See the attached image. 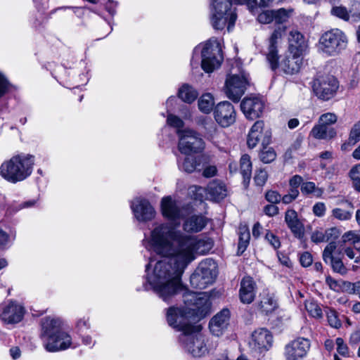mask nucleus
<instances>
[{
	"instance_id": "2f4dec72",
	"label": "nucleus",
	"mask_w": 360,
	"mask_h": 360,
	"mask_svg": "<svg viewBox=\"0 0 360 360\" xmlns=\"http://www.w3.org/2000/svg\"><path fill=\"white\" fill-rule=\"evenodd\" d=\"M311 135L317 139H331L336 136V131L330 126L319 123L312 128Z\"/></svg>"
},
{
	"instance_id": "4468645a",
	"label": "nucleus",
	"mask_w": 360,
	"mask_h": 360,
	"mask_svg": "<svg viewBox=\"0 0 360 360\" xmlns=\"http://www.w3.org/2000/svg\"><path fill=\"white\" fill-rule=\"evenodd\" d=\"M338 89V82L332 75L321 76L314 79L313 90L319 98L327 101L333 98Z\"/></svg>"
},
{
	"instance_id": "e433bc0d",
	"label": "nucleus",
	"mask_w": 360,
	"mask_h": 360,
	"mask_svg": "<svg viewBox=\"0 0 360 360\" xmlns=\"http://www.w3.org/2000/svg\"><path fill=\"white\" fill-rule=\"evenodd\" d=\"M198 96L197 91L188 84H184L179 90V97L188 103L193 102Z\"/></svg>"
},
{
	"instance_id": "69168bd1",
	"label": "nucleus",
	"mask_w": 360,
	"mask_h": 360,
	"mask_svg": "<svg viewBox=\"0 0 360 360\" xmlns=\"http://www.w3.org/2000/svg\"><path fill=\"white\" fill-rule=\"evenodd\" d=\"M303 182V179L302 176L299 175H295L293 176L289 181L290 187L298 188V187L301 185Z\"/></svg>"
},
{
	"instance_id": "b1692460",
	"label": "nucleus",
	"mask_w": 360,
	"mask_h": 360,
	"mask_svg": "<svg viewBox=\"0 0 360 360\" xmlns=\"http://www.w3.org/2000/svg\"><path fill=\"white\" fill-rule=\"evenodd\" d=\"M25 309L15 302H11L4 307L1 319L6 323L15 324L20 322L24 316Z\"/></svg>"
},
{
	"instance_id": "0e129e2a",
	"label": "nucleus",
	"mask_w": 360,
	"mask_h": 360,
	"mask_svg": "<svg viewBox=\"0 0 360 360\" xmlns=\"http://www.w3.org/2000/svg\"><path fill=\"white\" fill-rule=\"evenodd\" d=\"M264 212L266 215L273 217L278 214V208L276 205L272 203L271 205H266L264 208Z\"/></svg>"
},
{
	"instance_id": "a19ab883",
	"label": "nucleus",
	"mask_w": 360,
	"mask_h": 360,
	"mask_svg": "<svg viewBox=\"0 0 360 360\" xmlns=\"http://www.w3.org/2000/svg\"><path fill=\"white\" fill-rule=\"evenodd\" d=\"M293 12L292 9L280 8L274 10V22L277 24H282L288 21Z\"/></svg>"
},
{
	"instance_id": "bf43d9fd",
	"label": "nucleus",
	"mask_w": 360,
	"mask_h": 360,
	"mask_svg": "<svg viewBox=\"0 0 360 360\" xmlns=\"http://www.w3.org/2000/svg\"><path fill=\"white\" fill-rule=\"evenodd\" d=\"M338 248L341 249V255L344 253L345 254L349 259H356V254L354 251V249L351 247H344L342 245L338 244Z\"/></svg>"
},
{
	"instance_id": "c756f323",
	"label": "nucleus",
	"mask_w": 360,
	"mask_h": 360,
	"mask_svg": "<svg viewBox=\"0 0 360 360\" xmlns=\"http://www.w3.org/2000/svg\"><path fill=\"white\" fill-rule=\"evenodd\" d=\"M285 221L293 235L297 238H302L304 235V226L297 218V212L293 210L285 212Z\"/></svg>"
},
{
	"instance_id": "c03bdc74",
	"label": "nucleus",
	"mask_w": 360,
	"mask_h": 360,
	"mask_svg": "<svg viewBox=\"0 0 360 360\" xmlns=\"http://www.w3.org/2000/svg\"><path fill=\"white\" fill-rule=\"evenodd\" d=\"M268 179L267 172L264 169H259L255 171L254 181L257 186L263 187Z\"/></svg>"
},
{
	"instance_id": "f3484780",
	"label": "nucleus",
	"mask_w": 360,
	"mask_h": 360,
	"mask_svg": "<svg viewBox=\"0 0 360 360\" xmlns=\"http://www.w3.org/2000/svg\"><path fill=\"white\" fill-rule=\"evenodd\" d=\"M341 249L338 248V243L330 242L325 248L323 252V259L326 264L331 266L333 271L340 275L347 274L348 270L340 258Z\"/></svg>"
},
{
	"instance_id": "9d476101",
	"label": "nucleus",
	"mask_w": 360,
	"mask_h": 360,
	"mask_svg": "<svg viewBox=\"0 0 360 360\" xmlns=\"http://www.w3.org/2000/svg\"><path fill=\"white\" fill-rule=\"evenodd\" d=\"M217 265L212 259L202 261L194 273L191 276L190 282L193 287L205 288L212 284L217 276Z\"/></svg>"
},
{
	"instance_id": "5701e85b",
	"label": "nucleus",
	"mask_w": 360,
	"mask_h": 360,
	"mask_svg": "<svg viewBox=\"0 0 360 360\" xmlns=\"http://www.w3.org/2000/svg\"><path fill=\"white\" fill-rule=\"evenodd\" d=\"M131 208L136 219L139 221H147L153 219L155 212L150 202L143 198H137L131 204Z\"/></svg>"
},
{
	"instance_id": "052dcab7",
	"label": "nucleus",
	"mask_w": 360,
	"mask_h": 360,
	"mask_svg": "<svg viewBox=\"0 0 360 360\" xmlns=\"http://www.w3.org/2000/svg\"><path fill=\"white\" fill-rule=\"evenodd\" d=\"M300 261L303 266H309L313 262L312 256L309 252H305L301 255Z\"/></svg>"
},
{
	"instance_id": "a878e982",
	"label": "nucleus",
	"mask_w": 360,
	"mask_h": 360,
	"mask_svg": "<svg viewBox=\"0 0 360 360\" xmlns=\"http://www.w3.org/2000/svg\"><path fill=\"white\" fill-rule=\"evenodd\" d=\"M161 210L162 215L170 221L184 217L182 208L170 196H166L162 199Z\"/></svg>"
},
{
	"instance_id": "f704fd0d",
	"label": "nucleus",
	"mask_w": 360,
	"mask_h": 360,
	"mask_svg": "<svg viewBox=\"0 0 360 360\" xmlns=\"http://www.w3.org/2000/svg\"><path fill=\"white\" fill-rule=\"evenodd\" d=\"M240 172L243 178V184L248 187L252 175V162L250 157L245 154L242 155L240 160Z\"/></svg>"
},
{
	"instance_id": "0eeeda50",
	"label": "nucleus",
	"mask_w": 360,
	"mask_h": 360,
	"mask_svg": "<svg viewBox=\"0 0 360 360\" xmlns=\"http://www.w3.org/2000/svg\"><path fill=\"white\" fill-rule=\"evenodd\" d=\"M190 316L201 319L207 316L211 309L210 296L205 292H195L183 287L179 292Z\"/></svg>"
},
{
	"instance_id": "473e14b6",
	"label": "nucleus",
	"mask_w": 360,
	"mask_h": 360,
	"mask_svg": "<svg viewBox=\"0 0 360 360\" xmlns=\"http://www.w3.org/2000/svg\"><path fill=\"white\" fill-rule=\"evenodd\" d=\"M278 307L277 300L273 294L263 292L261 295L259 308L266 314L272 313Z\"/></svg>"
},
{
	"instance_id": "680f3d73",
	"label": "nucleus",
	"mask_w": 360,
	"mask_h": 360,
	"mask_svg": "<svg viewBox=\"0 0 360 360\" xmlns=\"http://www.w3.org/2000/svg\"><path fill=\"white\" fill-rule=\"evenodd\" d=\"M77 328L79 331H84L90 328L89 318L83 317L79 319L77 322Z\"/></svg>"
},
{
	"instance_id": "5fc2aeb1",
	"label": "nucleus",
	"mask_w": 360,
	"mask_h": 360,
	"mask_svg": "<svg viewBox=\"0 0 360 360\" xmlns=\"http://www.w3.org/2000/svg\"><path fill=\"white\" fill-rule=\"evenodd\" d=\"M326 211V205L324 202H316L313 206V212L316 216H317L319 217H321L324 216Z\"/></svg>"
},
{
	"instance_id": "6e6d98bb",
	"label": "nucleus",
	"mask_w": 360,
	"mask_h": 360,
	"mask_svg": "<svg viewBox=\"0 0 360 360\" xmlns=\"http://www.w3.org/2000/svg\"><path fill=\"white\" fill-rule=\"evenodd\" d=\"M265 239L274 249H278L281 245V243L278 238L272 233H266L265 236Z\"/></svg>"
},
{
	"instance_id": "7ed1b4c3",
	"label": "nucleus",
	"mask_w": 360,
	"mask_h": 360,
	"mask_svg": "<svg viewBox=\"0 0 360 360\" xmlns=\"http://www.w3.org/2000/svg\"><path fill=\"white\" fill-rule=\"evenodd\" d=\"M271 0H212L210 11V22L217 30H222L226 27L230 32L234 27L237 19L236 8L233 3L237 4H246L251 11L255 7H266Z\"/></svg>"
},
{
	"instance_id": "bb28decb",
	"label": "nucleus",
	"mask_w": 360,
	"mask_h": 360,
	"mask_svg": "<svg viewBox=\"0 0 360 360\" xmlns=\"http://www.w3.org/2000/svg\"><path fill=\"white\" fill-rule=\"evenodd\" d=\"M230 317L229 309H224L217 313L210 321V332L216 336L222 335L227 328Z\"/></svg>"
},
{
	"instance_id": "774afa93",
	"label": "nucleus",
	"mask_w": 360,
	"mask_h": 360,
	"mask_svg": "<svg viewBox=\"0 0 360 360\" xmlns=\"http://www.w3.org/2000/svg\"><path fill=\"white\" fill-rule=\"evenodd\" d=\"M311 240L316 243L326 242L323 231H314L311 235Z\"/></svg>"
},
{
	"instance_id": "ddd939ff",
	"label": "nucleus",
	"mask_w": 360,
	"mask_h": 360,
	"mask_svg": "<svg viewBox=\"0 0 360 360\" xmlns=\"http://www.w3.org/2000/svg\"><path fill=\"white\" fill-rule=\"evenodd\" d=\"M179 141L178 148L185 155L201 152L205 148V143L200 135L193 130L186 129L179 131Z\"/></svg>"
},
{
	"instance_id": "dca6fc26",
	"label": "nucleus",
	"mask_w": 360,
	"mask_h": 360,
	"mask_svg": "<svg viewBox=\"0 0 360 360\" xmlns=\"http://www.w3.org/2000/svg\"><path fill=\"white\" fill-rule=\"evenodd\" d=\"M190 311L179 307H171L167 311L168 324L181 333L192 329L193 326L189 323Z\"/></svg>"
},
{
	"instance_id": "f257e3e1",
	"label": "nucleus",
	"mask_w": 360,
	"mask_h": 360,
	"mask_svg": "<svg viewBox=\"0 0 360 360\" xmlns=\"http://www.w3.org/2000/svg\"><path fill=\"white\" fill-rule=\"evenodd\" d=\"M162 231L159 225L151 231L150 244L155 253L167 258L155 264L153 273L147 276L145 289H153L163 301L169 302L182 290L184 286L181 278L188 265L172 243L171 246L173 250L171 252L162 253L158 251L159 245L165 243Z\"/></svg>"
},
{
	"instance_id": "423d86ee",
	"label": "nucleus",
	"mask_w": 360,
	"mask_h": 360,
	"mask_svg": "<svg viewBox=\"0 0 360 360\" xmlns=\"http://www.w3.org/2000/svg\"><path fill=\"white\" fill-rule=\"evenodd\" d=\"M34 158L30 155H18L2 163L0 174L11 183L21 181L32 172Z\"/></svg>"
},
{
	"instance_id": "ea45409f",
	"label": "nucleus",
	"mask_w": 360,
	"mask_h": 360,
	"mask_svg": "<svg viewBox=\"0 0 360 360\" xmlns=\"http://www.w3.org/2000/svg\"><path fill=\"white\" fill-rule=\"evenodd\" d=\"M331 14L345 22H351V15L349 13V10L345 6H338L332 8Z\"/></svg>"
},
{
	"instance_id": "f03ea898",
	"label": "nucleus",
	"mask_w": 360,
	"mask_h": 360,
	"mask_svg": "<svg viewBox=\"0 0 360 360\" xmlns=\"http://www.w3.org/2000/svg\"><path fill=\"white\" fill-rule=\"evenodd\" d=\"M159 226L162 229L161 234L162 237H165V243L159 245L158 251L162 253L171 252L173 250L171 246L172 243L187 265L195 259V254L205 255L212 248L213 243L210 238L186 234L169 224H161Z\"/></svg>"
},
{
	"instance_id": "c9c22d12",
	"label": "nucleus",
	"mask_w": 360,
	"mask_h": 360,
	"mask_svg": "<svg viewBox=\"0 0 360 360\" xmlns=\"http://www.w3.org/2000/svg\"><path fill=\"white\" fill-rule=\"evenodd\" d=\"M238 235H239V240H238V251L237 254L238 255H242L246 248H248L250 239V231L246 226H241L239 227L238 231Z\"/></svg>"
},
{
	"instance_id": "9b49d317",
	"label": "nucleus",
	"mask_w": 360,
	"mask_h": 360,
	"mask_svg": "<svg viewBox=\"0 0 360 360\" xmlns=\"http://www.w3.org/2000/svg\"><path fill=\"white\" fill-rule=\"evenodd\" d=\"M201 68L207 72H213L218 68L223 60L220 45L216 39H210L201 51Z\"/></svg>"
},
{
	"instance_id": "aec40b11",
	"label": "nucleus",
	"mask_w": 360,
	"mask_h": 360,
	"mask_svg": "<svg viewBox=\"0 0 360 360\" xmlns=\"http://www.w3.org/2000/svg\"><path fill=\"white\" fill-rule=\"evenodd\" d=\"M271 133L269 129H264V122L258 120L251 127L247 140V144L250 148H254L261 141L262 146L270 143Z\"/></svg>"
},
{
	"instance_id": "864d4df0",
	"label": "nucleus",
	"mask_w": 360,
	"mask_h": 360,
	"mask_svg": "<svg viewBox=\"0 0 360 360\" xmlns=\"http://www.w3.org/2000/svg\"><path fill=\"white\" fill-rule=\"evenodd\" d=\"M267 201L271 203L276 204L281 200V195L275 191H269L265 195Z\"/></svg>"
},
{
	"instance_id": "c85d7f7f",
	"label": "nucleus",
	"mask_w": 360,
	"mask_h": 360,
	"mask_svg": "<svg viewBox=\"0 0 360 360\" xmlns=\"http://www.w3.org/2000/svg\"><path fill=\"white\" fill-rule=\"evenodd\" d=\"M256 284L253 279L247 276L242 279L240 288V300L244 304L251 303L255 297Z\"/></svg>"
},
{
	"instance_id": "e2e57ef3",
	"label": "nucleus",
	"mask_w": 360,
	"mask_h": 360,
	"mask_svg": "<svg viewBox=\"0 0 360 360\" xmlns=\"http://www.w3.org/2000/svg\"><path fill=\"white\" fill-rule=\"evenodd\" d=\"M352 180H360V164H356L352 167L349 173Z\"/></svg>"
},
{
	"instance_id": "338daca9",
	"label": "nucleus",
	"mask_w": 360,
	"mask_h": 360,
	"mask_svg": "<svg viewBox=\"0 0 360 360\" xmlns=\"http://www.w3.org/2000/svg\"><path fill=\"white\" fill-rule=\"evenodd\" d=\"M9 240L8 234L0 229V249H4Z\"/></svg>"
},
{
	"instance_id": "603ef678",
	"label": "nucleus",
	"mask_w": 360,
	"mask_h": 360,
	"mask_svg": "<svg viewBox=\"0 0 360 360\" xmlns=\"http://www.w3.org/2000/svg\"><path fill=\"white\" fill-rule=\"evenodd\" d=\"M352 143H357L360 140V120L352 129L349 136Z\"/></svg>"
},
{
	"instance_id": "412c9836",
	"label": "nucleus",
	"mask_w": 360,
	"mask_h": 360,
	"mask_svg": "<svg viewBox=\"0 0 360 360\" xmlns=\"http://www.w3.org/2000/svg\"><path fill=\"white\" fill-rule=\"evenodd\" d=\"M214 116L216 122L220 126L228 127L236 122V112L231 103L222 101L215 106Z\"/></svg>"
},
{
	"instance_id": "1a4fd4ad",
	"label": "nucleus",
	"mask_w": 360,
	"mask_h": 360,
	"mask_svg": "<svg viewBox=\"0 0 360 360\" xmlns=\"http://www.w3.org/2000/svg\"><path fill=\"white\" fill-rule=\"evenodd\" d=\"M179 341L184 349L194 357L204 356L208 352V346L205 337L194 327L188 331L180 334Z\"/></svg>"
},
{
	"instance_id": "393cba45",
	"label": "nucleus",
	"mask_w": 360,
	"mask_h": 360,
	"mask_svg": "<svg viewBox=\"0 0 360 360\" xmlns=\"http://www.w3.org/2000/svg\"><path fill=\"white\" fill-rule=\"evenodd\" d=\"M210 219L202 214H194L184 219L182 229L186 233H197L207 225Z\"/></svg>"
},
{
	"instance_id": "39448f33",
	"label": "nucleus",
	"mask_w": 360,
	"mask_h": 360,
	"mask_svg": "<svg viewBox=\"0 0 360 360\" xmlns=\"http://www.w3.org/2000/svg\"><path fill=\"white\" fill-rule=\"evenodd\" d=\"M41 322V338L47 352H56L71 346L72 338L63 330V323L60 319L47 316L43 318Z\"/></svg>"
},
{
	"instance_id": "79ce46f5",
	"label": "nucleus",
	"mask_w": 360,
	"mask_h": 360,
	"mask_svg": "<svg viewBox=\"0 0 360 360\" xmlns=\"http://www.w3.org/2000/svg\"><path fill=\"white\" fill-rule=\"evenodd\" d=\"M259 158L261 161L267 164L273 162L276 159V153L274 148L264 146L260 152Z\"/></svg>"
},
{
	"instance_id": "4d7b16f0",
	"label": "nucleus",
	"mask_w": 360,
	"mask_h": 360,
	"mask_svg": "<svg viewBox=\"0 0 360 360\" xmlns=\"http://www.w3.org/2000/svg\"><path fill=\"white\" fill-rule=\"evenodd\" d=\"M323 233L326 242L337 238L339 235V231L336 228L328 229L325 231H323Z\"/></svg>"
},
{
	"instance_id": "6ab92c4d",
	"label": "nucleus",
	"mask_w": 360,
	"mask_h": 360,
	"mask_svg": "<svg viewBox=\"0 0 360 360\" xmlns=\"http://www.w3.org/2000/svg\"><path fill=\"white\" fill-rule=\"evenodd\" d=\"M310 340L304 338H297L285 347L284 355L286 360H300L304 358L310 349Z\"/></svg>"
},
{
	"instance_id": "09e8293b",
	"label": "nucleus",
	"mask_w": 360,
	"mask_h": 360,
	"mask_svg": "<svg viewBox=\"0 0 360 360\" xmlns=\"http://www.w3.org/2000/svg\"><path fill=\"white\" fill-rule=\"evenodd\" d=\"M337 121V116L335 114L332 112H327L323 114L320 117L319 122L320 124H326V126H329L335 123Z\"/></svg>"
},
{
	"instance_id": "7c9ffc66",
	"label": "nucleus",
	"mask_w": 360,
	"mask_h": 360,
	"mask_svg": "<svg viewBox=\"0 0 360 360\" xmlns=\"http://www.w3.org/2000/svg\"><path fill=\"white\" fill-rule=\"evenodd\" d=\"M205 157H186L184 161L180 163L178 160L179 168L187 173H192L197 171H201L204 166Z\"/></svg>"
},
{
	"instance_id": "58836bf2",
	"label": "nucleus",
	"mask_w": 360,
	"mask_h": 360,
	"mask_svg": "<svg viewBox=\"0 0 360 360\" xmlns=\"http://www.w3.org/2000/svg\"><path fill=\"white\" fill-rule=\"evenodd\" d=\"M214 105V98L210 94H203L198 100L199 110L206 114L212 110Z\"/></svg>"
},
{
	"instance_id": "f8f14e48",
	"label": "nucleus",
	"mask_w": 360,
	"mask_h": 360,
	"mask_svg": "<svg viewBox=\"0 0 360 360\" xmlns=\"http://www.w3.org/2000/svg\"><path fill=\"white\" fill-rule=\"evenodd\" d=\"M189 189L194 198L200 201L203 200L219 201L223 200L227 195L225 184L217 180L210 182L205 188L193 186Z\"/></svg>"
},
{
	"instance_id": "13d9d810",
	"label": "nucleus",
	"mask_w": 360,
	"mask_h": 360,
	"mask_svg": "<svg viewBox=\"0 0 360 360\" xmlns=\"http://www.w3.org/2000/svg\"><path fill=\"white\" fill-rule=\"evenodd\" d=\"M202 176L206 178L214 176L217 174V169L214 165H208L202 167Z\"/></svg>"
},
{
	"instance_id": "a211bd4d",
	"label": "nucleus",
	"mask_w": 360,
	"mask_h": 360,
	"mask_svg": "<svg viewBox=\"0 0 360 360\" xmlns=\"http://www.w3.org/2000/svg\"><path fill=\"white\" fill-rule=\"evenodd\" d=\"M240 108L247 119L253 120L262 115L265 103L259 96H247L241 101Z\"/></svg>"
},
{
	"instance_id": "37998d69",
	"label": "nucleus",
	"mask_w": 360,
	"mask_h": 360,
	"mask_svg": "<svg viewBox=\"0 0 360 360\" xmlns=\"http://www.w3.org/2000/svg\"><path fill=\"white\" fill-rule=\"evenodd\" d=\"M305 309L310 316L314 318H321L322 316V310L319 304L312 301L307 300L305 302Z\"/></svg>"
},
{
	"instance_id": "a18cd8bd",
	"label": "nucleus",
	"mask_w": 360,
	"mask_h": 360,
	"mask_svg": "<svg viewBox=\"0 0 360 360\" xmlns=\"http://www.w3.org/2000/svg\"><path fill=\"white\" fill-rule=\"evenodd\" d=\"M274 10H266L257 16L258 21L262 24H269L274 21Z\"/></svg>"
},
{
	"instance_id": "8fccbe9b",
	"label": "nucleus",
	"mask_w": 360,
	"mask_h": 360,
	"mask_svg": "<svg viewBox=\"0 0 360 360\" xmlns=\"http://www.w3.org/2000/svg\"><path fill=\"white\" fill-rule=\"evenodd\" d=\"M167 122L171 127L178 129V131H181L180 129L184 127V122L177 116L172 114L168 115Z\"/></svg>"
},
{
	"instance_id": "cd10ccee",
	"label": "nucleus",
	"mask_w": 360,
	"mask_h": 360,
	"mask_svg": "<svg viewBox=\"0 0 360 360\" xmlns=\"http://www.w3.org/2000/svg\"><path fill=\"white\" fill-rule=\"evenodd\" d=\"M308 48L304 36L297 30H292L289 35V46L287 51L303 55Z\"/></svg>"
},
{
	"instance_id": "49530a36",
	"label": "nucleus",
	"mask_w": 360,
	"mask_h": 360,
	"mask_svg": "<svg viewBox=\"0 0 360 360\" xmlns=\"http://www.w3.org/2000/svg\"><path fill=\"white\" fill-rule=\"evenodd\" d=\"M326 316L330 326L335 328L341 327L342 323L339 320L337 313L335 310L328 309L326 311Z\"/></svg>"
},
{
	"instance_id": "3c124183",
	"label": "nucleus",
	"mask_w": 360,
	"mask_h": 360,
	"mask_svg": "<svg viewBox=\"0 0 360 360\" xmlns=\"http://www.w3.org/2000/svg\"><path fill=\"white\" fill-rule=\"evenodd\" d=\"M337 345V352L342 356H349V349L344 340L341 338H338L335 340Z\"/></svg>"
},
{
	"instance_id": "72a5a7b5",
	"label": "nucleus",
	"mask_w": 360,
	"mask_h": 360,
	"mask_svg": "<svg viewBox=\"0 0 360 360\" xmlns=\"http://www.w3.org/2000/svg\"><path fill=\"white\" fill-rule=\"evenodd\" d=\"M345 207H336L332 210V216L340 221H348L352 219L354 212L353 204L348 201H345Z\"/></svg>"
},
{
	"instance_id": "2eb2a0df",
	"label": "nucleus",
	"mask_w": 360,
	"mask_h": 360,
	"mask_svg": "<svg viewBox=\"0 0 360 360\" xmlns=\"http://www.w3.org/2000/svg\"><path fill=\"white\" fill-rule=\"evenodd\" d=\"M248 85L249 81L246 75H233L226 79L225 93L229 98L238 102Z\"/></svg>"
},
{
	"instance_id": "6e6552de",
	"label": "nucleus",
	"mask_w": 360,
	"mask_h": 360,
	"mask_svg": "<svg viewBox=\"0 0 360 360\" xmlns=\"http://www.w3.org/2000/svg\"><path fill=\"white\" fill-rule=\"evenodd\" d=\"M347 45V38L345 34L340 29H331L321 36L318 50L328 56H335L344 50Z\"/></svg>"
},
{
	"instance_id": "20e7f679",
	"label": "nucleus",
	"mask_w": 360,
	"mask_h": 360,
	"mask_svg": "<svg viewBox=\"0 0 360 360\" xmlns=\"http://www.w3.org/2000/svg\"><path fill=\"white\" fill-rule=\"evenodd\" d=\"M285 32L283 27H278L271 34L266 53V58L272 70L280 68L284 74L292 75L298 73L303 65V55L287 51L278 62V44Z\"/></svg>"
},
{
	"instance_id": "4be33fe9",
	"label": "nucleus",
	"mask_w": 360,
	"mask_h": 360,
	"mask_svg": "<svg viewBox=\"0 0 360 360\" xmlns=\"http://www.w3.org/2000/svg\"><path fill=\"white\" fill-rule=\"evenodd\" d=\"M272 342L273 336L271 333L266 329L260 328L252 334L249 345L253 352L261 354L269 350Z\"/></svg>"
},
{
	"instance_id": "4c0bfd02",
	"label": "nucleus",
	"mask_w": 360,
	"mask_h": 360,
	"mask_svg": "<svg viewBox=\"0 0 360 360\" xmlns=\"http://www.w3.org/2000/svg\"><path fill=\"white\" fill-rule=\"evenodd\" d=\"M301 192L304 195H312L314 197L320 198L323 193V189L317 187L312 181H306L301 185Z\"/></svg>"
},
{
	"instance_id": "de8ad7c7",
	"label": "nucleus",
	"mask_w": 360,
	"mask_h": 360,
	"mask_svg": "<svg viewBox=\"0 0 360 360\" xmlns=\"http://www.w3.org/2000/svg\"><path fill=\"white\" fill-rule=\"evenodd\" d=\"M351 22L360 21V2H354L350 9Z\"/></svg>"
}]
</instances>
